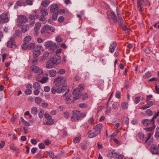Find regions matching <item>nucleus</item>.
Returning <instances> with one entry per match:
<instances>
[{"label":"nucleus","instance_id":"obj_1","mask_svg":"<svg viewBox=\"0 0 159 159\" xmlns=\"http://www.w3.org/2000/svg\"><path fill=\"white\" fill-rule=\"evenodd\" d=\"M72 115L71 117V120L73 122H76L80 120L86 116V114L77 110H74L72 111Z\"/></svg>","mask_w":159,"mask_h":159},{"label":"nucleus","instance_id":"obj_2","mask_svg":"<svg viewBox=\"0 0 159 159\" xmlns=\"http://www.w3.org/2000/svg\"><path fill=\"white\" fill-rule=\"evenodd\" d=\"M84 89V87L83 84H80L78 88L74 90L73 92L74 95L81 96L82 95L81 92Z\"/></svg>","mask_w":159,"mask_h":159},{"label":"nucleus","instance_id":"obj_3","mask_svg":"<svg viewBox=\"0 0 159 159\" xmlns=\"http://www.w3.org/2000/svg\"><path fill=\"white\" fill-rule=\"evenodd\" d=\"M66 80V78L62 77H57L54 81L55 85L56 87H60L64 84Z\"/></svg>","mask_w":159,"mask_h":159},{"label":"nucleus","instance_id":"obj_4","mask_svg":"<svg viewBox=\"0 0 159 159\" xmlns=\"http://www.w3.org/2000/svg\"><path fill=\"white\" fill-rule=\"evenodd\" d=\"M44 45L46 48H49L52 51H53L57 48L56 44L53 43L51 41H48L45 43Z\"/></svg>","mask_w":159,"mask_h":159},{"label":"nucleus","instance_id":"obj_5","mask_svg":"<svg viewBox=\"0 0 159 159\" xmlns=\"http://www.w3.org/2000/svg\"><path fill=\"white\" fill-rule=\"evenodd\" d=\"M30 69L34 72L37 74V75H38L36 77L37 79L39 77V75H42L43 73V70H42L39 69V68L36 66H32L30 67Z\"/></svg>","mask_w":159,"mask_h":159},{"label":"nucleus","instance_id":"obj_6","mask_svg":"<svg viewBox=\"0 0 159 159\" xmlns=\"http://www.w3.org/2000/svg\"><path fill=\"white\" fill-rule=\"evenodd\" d=\"M142 123L144 126H148L149 127L154 126V119L151 120L145 119L142 121Z\"/></svg>","mask_w":159,"mask_h":159},{"label":"nucleus","instance_id":"obj_7","mask_svg":"<svg viewBox=\"0 0 159 159\" xmlns=\"http://www.w3.org/2000/svg\"><path fill=\"white\" fill-rule=\"evenodd\" d=\"M0 23L3 24L4 23H7L9 20V18L8 17L7 15L5 13H2L0 16Z\"/></svg>","mask_w":159,"mask_h":159},{"label":"nucleus","instance_id":"obj_8","mask_svg":"<svg viewBox=\"0 0 159 159\" xmlns=\"http://www.w3.org/2000/svg\"><path fill=\"white\" fill-rule=\"evenodd\" d=\"M152 135V134L150 133H148L146 134H143L144 136L143 138L144 139L142 140L145 141V143H147L148 145V146H150L151 143V142L148 141V140L150 139Z\"/></svg>","mask_w":159,"mask_h":159},{"label":"nucleus","instance_id":"obj_9","mask_svg":"<svg viewBox=\"0 0 159 159\" xmlns=\"http://www.w3.org/2000/svg\"><path fill=\"white\" fill-rule=\"evenodd\" d=\"M28 20V18L23 15H20L19 16L17 19V21L21 24L25 23Z\"/></svg>","mask_w":159,"mask_h":159},{"label":"nucleus","instance_id":"obj_10","mask_svg":"<svg viewBox=\"0 0 159 159\" xmlns=\"http://www.w3.org/2000/svg\"><path fill=\"white\" fill-rule=\"evenodd\" d=\"M7 46L9 48L16 47V44L15 39L13 38H11L10 40L7 42Z\"/></svg>","mask_w":159,"mask_h":159},{"label":"nucleus","instance_id":"obj_11","mask_svg":"<svg viewBox=\"0 0 159 159\" xmlns=\"http://www.w3.org/2000/svg\"><path fill=\"white\" fill-rule=\"evenodd\" d=\"M151 152L153 154H157L158 152V149L157 145L154 144L152 145L150 148Z\"/></svg>","mask_w":159,"mask_h":159},{"label":"nucleus","instance_id":"obj_12","mask_svg":"<svg viewBox=\"0 0 159 159\" xmlns=\"http://www.w3.org/2000/svg\"><path fill=\"white\" fill-rule=\"evenodd\" d=\"M117 154L115 150L110 151L107 154V156L108 158H112L113 157H117Z\"/></svg>","mask_w":159,"mask_h":159},{"label":"nucleus","instance_id":"obj_13","mask_svg":"<svg viewBox=\"0 0 159 159\" xmlns=\"http://www.w3.org/2000/svg\"><path fill=\"white\" fill-rule=\"evenodd\" d=\"M41 26L40 23H36L34 28V34L35 36H37L39 34V30Z\"/></svg>","mask_w":159,"mask_h":159},{"label":"nucleus","instance_id":"obj_14","mask_svg":"<svg viewBox=\"0 0 159 159\" xmlns=\"http://www.w3.org/2000/svg\"><path fill=\"white\" fill-rule=\"evenodd\" d=\"M49 25H46L42 28L41 30V32L42 34L46 33H49Z\"/></svg>","mask_w":159,"mask_h":159},{"label":"nucleus","instance_id":"obj_15","mask_svg":"<svg viewBox=\"0 0 159 159\" xmlns=\"http://www.w3.org/2000/svg\"><path fill=\"white\" fill-rule=\"evenodd\" d=\"M102 127V125L101 124H98L94 128V129L98 134L100 133V131Z\"/></svg>","mask_w":159,"mask_h":159},{"label":"nucleus","instance_id":"obj_16","mask_svg":"<svg viewBox=\"0 0 159 159\" xmlns=\"http://www.w3.org/2000/svg\"><path fill=\"white\" fill-rule=\"evenodd\" d=\"M144 5L143 3L142 4V0H138L137 1V6L138 10L141 12L143 11V8L142 6Z\"/></svg>","mask_w":159,"mask_h":159},{"label":"nucleus","instance_id":"obj_17","mask_svg":"<svg viewBox=\"0 0 159 159\" xmlns=\"http://www.w3.org/2000/svg\"><path fill=\"white\" fill-rule=\"evenodd\" d=\"M58 9V5L56 4H52L50 6V11L52 13H54Z\"/></svg>","mask_w":159,"mask_h":159},{"label":"nucleus","instance_id":"obj_18","mask_svg":"<svg viewBox=\"0 0 159 159\" xmlns=\"http://www.w3.org/2000/svg\"><path fill=\"white\" fill-rule=\"evenodd\" d=\"M57 88V93H63L67 89V86H63L61 88L58 87Z\"/></svg>","mask_w":159,"mask_h":159},{"label":"nucleus","instance_id":"obj_19","mask_svg":"<svg viewBox=\"0 0 159 159\" xmlns=\"http://www.w3.org/2000/svg\"><path fill=\"white\" fill-rule=\"evenodd\" d=\"M53 59L51 58L48 61L46 65V67L48 68H52L54 66V62L52 60Z\"/></svg>","mask_w":159,"mask_h":159},{"label":"nucleus","instance_id":"obj_20","mask_svg":"<svg viewBox=\"0 0 159 159\" xmlns=\"http://www.w3.org/2000/svg\"><path fill=\"white\" fill-rule=\"evenodd\" d=\"M116 46V43L113 42L111 44L109 47V52L112 53L114 52Z\"/></svg>","mask_w":159,"mask_h":159},{"label":"nucleus","instance_id":"obj_21","mask_svg":"<svg viewBox=\"0 0 159 159\" xmlns=\"http://www.w3.org/2000/svg\"><path fill=\"white\" fill-rule=\"evenodd\" d=\"M57 57H52L51 59H53L52 60L54 62V64H57L60 62L61 60V57L60 56H58L57 55Z\"/></svg>","mask_w":159,"mask_h":159},{"label":"nucleus","instance_id":"obj_22","mask_svg":"<svg viewBox=\"0 0 159 159\" xmlns=\"http://www.w3.org/2000/svg\"><path fill=\"white\" fill-rule=\"evenodd\" d=\"M116 11L117 15L118 17V21L119 22V24H120L122 25L123 19L121 17L120 13V12L117 9H116Z\"/></svg>","mask_w":159,"mask_h":159},{"label":"nucleus","instance_id":"obj_23","mask_svg":"<svg viewBox=\"0 0 159 159\" xmlns=\"http://www.w3.org/2000/svg\"><path fill=\"white\" fill-rule=\"evenodd\" d=\"M29 29V26L28 25H24L22 26L21 28V32L23 33H25Z\"/></svg>","mask_w":159,"mask_h":159},{"label":"nucleus","instance_id":"obj_24","mask_svg":"<svg viewBox=\"0 0 159 159\" xmlns=\"http://www.w3.org/2000/svg\"><path fill=\"white\" fill-rule=\"evenodd\" d=\"M128 102H123L121 104V107L122 109L125 110L128 108Z\"/></svg>","mask_w":159,"mask_h":159},{"label":"nucleus","instance_id":"obj_25","mask_svg":"<svg viewBox=\"0 0 159 159\" xmlns=\"http://www.w3.org/2000/svg\"><path fill=\"white\" fill-rule=\"evenodd\" d=\"M110 13V16H111V18L114 20L115 22H116L117 20V18L114 12L113 11H111V12Z\"/></svg>","mask_w":159,"mask_h":159},{"label":"nucleus","instance_id":"obj_26","mask_svg":"<svg viewBox=\"0 0 159 159\" xmlns=\"http://www.w3.org/2000/svg\"><path fill=\"white\" fill-rule=\"evenodd\" d=\"M57 74V71L55 70H50L49 72V76L53 77Z\"/></svg>","mask_w":159,"mask_h":159},{"label":"nucleus","instance_id":"obj_27","mask_svg":"<svg viewBox=\"0 0 159 159\" xmlns=\"http://www.w3.org/2000/svg\"><path fill=\"white\" fill-rule=\"evenodd\" d=\"M39 17V16L38 15L31 14L30 15L29 18L31 20H35L38 18Z\"/></svg>","mask_w":159,"mask_h":159},{"label":"nucleus","instance_id":"obj_28","mask_svg":"<svg viewBox=\"0 0 159 159\" xmlns=\"http://www.w3.org/2000/svg\"><path fill=\"white\" fill-rule=\"evenodd\" d=\"M50 2L49 0L43 1L41 3L43 7H47L50 4Z\"/></svg>","mask_w":159,"mask_h":159},{"label":"nucleus","instance_id":"obj_29","mask_svg":"<svg viewBox=\"0 0 159 159\" xmlns=\"http://www.w3.org/2000/svg\"><path fill=\"white\" fill-rule=\"evenodd\" d=\"M33 53V57L34 58H37L40 54L41 52L40 50H34Z\"/></svg>","mask_w":159,"mask_h":159},{"label":"nucleus","instance_id":"obj_30","mask_svg":"<svg viewBox=\"0 0 159 159\" xmlns=\"http://www.w3.org/2000/svg\"><path fill=\"white\" fill-rule=\"evenodd\" d=\"M98 134L96 131L91 133L89 135V137L90 138H92L97 136Z\"/></svg>","mask_w":159,"mask_h":159},{"label":"nucleus","instance_id":"obj_31","mask_svg":"<svg viewBox=\"0 0 159 159\" xmlns=\"http://www.w3.org/2000/svg\"><path fill=\"white\" fill-rule=\"evenodd\" d=\"M38 111V109L35 107H33L31 109V112L34 115H36Z\"/></svg>","mask_w":159,"mask_h":159},{"label":"nucleus","instance_id":"obj_32","mask_svg":"<svg viewBox=\"0 0 159 159\" xmlns=\"http://www.w3.org/2000/svg\"><path fill=\"white\" fill-rule=\"evenodd\" d=\"M41 13L43 16H47L48 15V11L46 9H42L41 10Z\"/></svg>","mask_w":159,"mask_h":159},{"label":"nucleus","instance_id":"obj_33","mask_svg":"<svg viewBox=\"0 0 159 159\" xmlns=\"http://www.w3.org/2000/svg\"><path fill=\"white\" fill-rule=\"evenodd\" d=\"M122 124L123 125H128L129 123V119L128 118H124V120L122 122Z\"/></svg>","mask_w":159,"mask_h":159},{"label":"nucleus","instance_id":"obj_34","mask_svg":"<svg viewBox=\"0 0 159 159\" xmlns=\"http://www.w3.org/2000/svg\"><path fill=\"white\" fill-rule=\"evenodd\" d=\"M33 87L35 89H40L41 88L40 84L38 82L34 83L33 84Z\"/></svg>","mask_w":159,"mask_h":159},{"label":"nucleus","instance_id":"obj_35","mask_svg":"<svg viewBox=\"0 0 159 159\" xmlns=\"http://www.w3.org/2000/svg\"><path fill=\"white\" fill-rule=\"evenodd\" d=\"M31 39V37L30 36H27L24 39V42L25 43H27L29 42Z\"/></svg>","mask_w":159,"mask_h":159},{"label":"nucleus","instance_id":"obj_36","mask_svg":"<svg viewBox=\"0 0 159 159\" xmlns=\"http://www.w3.org/2000/svg\"><path fill=\"white\" fill-rule=\"evenodd\" d=\"M35 102L37 104H39L42 101L41 98L39 97H36L35 98Z\"/></svg>","mask_w":159,"mask_h":159},{"label":"nucleus","instance_id":"obj_37","mask_svg":"<svg viewBox=\"0 0 159 159\" xmlns=\"http://www.w3.org/2000/svg\"><path fill=\"white\" fill-rule=\"evenodd\" d=\"M129 83L128 80H126L125 81L124 88L126 89H128L129 88Z\"/></svg>","mask_w":159,"mask_h":159},{"label":"nucleus","instance_id":"obj_38","mask_svg":"<svg viewBox=\"0 0 159 159\" xmlns=\"http://www.w3.org/2000/svg\"><path fill=\"white\" fill-rule=\"evenodd\" d=\"M80 139L81 137L80 136L76 137L75 139H74L73 140V142L75 143H79L80 141Z\"/></svg>","mask_w":159,"mask_h":159},{"label":"nucleus","instance_id":"obj_39","mask_svg":"<svg viewBox=\"0 0 159 159\" xmlns=\"http://www.w3.org/2000/svg\"><path fill=\"white\" fill-rule=\"evenodd\" d=\"M58 15V13L57 12L54 13L52 15V19L54 20H56L57 19V16Z\"/></svg>","mask_w":159,"mask_h":159},{"label":"nucleus","instance_id":"obj_40","mask_svg":"<svg viewBox=\"0 0 159 159\" xmlns=\"http://www.w3.org/2000/svg\"><path fill=\"white\" fill-rule=\"evenodd\" d=\"M28 49L29 50L34 48H35V43H30L28 45Z\"/></svg>","mask_w":159,"mask_h":159},{"label":"nucleus","instance_id":"obj_41","mask_svg":"<svg viewBox=\"0 0 159 159\" xmlns=\"http://www.w3.org/2000/svg\"><path fill=\"white\" fill-rule=\"evenodd\" d=\"M49 55V52L48 51H45L43 56L42 59L44 60L46 57H48Z\"/></svg>","mask_w":159,"mask_h":159},{"label":"nucleus","instance_id":"obj_42","mask_svg":"<svg viewBox=\"0 0 159 159\" xmlns=\"http://www.w3.org/2000/svg\"><path fill=\"white\" fill-rule=\"evenodd\" d=\"M48 79V77L45 78L43 77L42 79L40 81V82L42 84H44L47 82Z\"/></svg>","mask_w":159,"mask_h":159},{"label":"nucleus","instance_id":"obj_43","mask_svg":"<svg viewBox=\"0 0 159 159\" xmlns=\"http://www.w3.org/2000/svg\"><path fill=\"white\" fill-rule=\"evenodd\" d=\"M49 120L47 121L46 124L47 125H50L53 124L54 122V119L48 120Z\"/></svg>","mask_w":159,"mask_h":159},{"label":"nucleus","instance_id":"obj_44","mask_svg":"<svg viewBox=\"0 0 159 159\" xmlns=\"http://www.w3.org/2000/svg\"><path fill=\"white\" fill-rule=\"evenodd\" d=\"M79 106L81 108H85L88 107V105L85 103H83L79 104Z\"/></svg>","mask_w":159,"mask_h":159},{"label":"nucleus","instance_id":"obj_45","mask_svg":"<svg viewBox=\"0 0 159 159\" xmlns=\"http://www.w3.org/2000/svg\"><path fill=\"white\" fill-rule=\"evenodd\" d=\"M32 93V90L30 89H26L25 91V94L27 95H29L31 94Z\"/></svg>","mask_w":159,"mask_h":159},{"label":"nucleus","instance_id":"obj_46","mask_svg":"<svg viewBox=\"0 0 159 159\" xmlns=\"http://www.w3.org/2000/svg\"><path fill=\"white\" fill-rule=\"evenodd\" d=\"M44 117L47 120H50L52 118V116L50 115L48 113H46L44 114Z\"/></svg>","mask_w":159,"mask_h":159},{"label":"nucleus","instance_id":"obj_47","mask_svg":"<svg viewBox=\"0 0 159 159\" xmlns=\"http://www.w3.org/2000/svg\"><path fill=\"white\" fill-rule=\"evenodd\" d=\"M39 20L40 21L43 22L44 23H45L46 21V18L44 16H41L40 17L39 19Z\"/></svg>","mask_w":159,"mask_h":159},{"label":"nucleus","instance_id":"obj_48","mask_svg":"<svg viewBox=\"0 0 159 159\" xmlns=\"http://www.w3.org/2000/svg\"><path fill=\"white\" fill-rule=\"evenodd\" d=\"M10 148L11 150H13L14 151H17L19 150V149L15 147H14L11 145L10 146Z\"/></svg>","mask_w":159,"mask_h":159},{"label":"nucleus","instance_id":"obj_49","mask_svg":"<svg viewBox=\"0 0 159 159\" xmlns=\"http://www.w3.org/2000/svg\"><path fill=\"white\" fill-rule=\"evenodd\" d=\"M15 34L16 35L18 36L21 37L22 36L21 32L19 30H16Z\"/></svg>","mask_w":159,"mask_h":159},{"label":"nucleus","instance_id":"obj_50","mask_svg":"<svg viewBox=\"0 0 159 159\" xmlns=\"http://www.w3.org/2000/svg\"><path fill=\"white\" fill-rule=\"evenodd\" d=\"M43 114H44V111H43V110H41L40 111V112H39V117L40 119L42 118L43 117Z\"/></svg>","mask_w":159,"mask_h":159},{"label":"nucleus","instance_id":"obj_51","mask_svg":"<svg viewBox=\"0 0 159 159\" xmlns=\"http://www.w3.org/2000/svg\"><path fill=\"white\" fill-rule=\"evenodd\" d=\"M49 156L50 157L53 159H56L57 158L53 153V152L52 151H51V153H50Z\"/></svg>","mask_w":159,"mask_h":159},{"label":"nucleus","instance_id":"obj_52","mask_svg":"<svg viewBox=\"0 0 159 159\" xmlns=\"http://www.w3.org/2000/svg\"><path fill=\"white\" fill-rule=\"evenodd\" d=\"M65 20L64 17L62 16H60L58 18V21L60 23L63 22Z\"/></svg>","mask_w":159,"mask_h":159},{"label":"nucleus","instance_id":"obj_53","mask_svg":"<svg viewBox=\"0 0 159 159\" xmlns=\"http://www.w3.org/2000/svg\"><path fill=\"white\" fill-rule=\"evenodd\" d=\"M63 115L66 119H68L70 117V114L67 111H65Z\"/></svg>","mask_w":159,"mask_h":159},{"label":"nucleus","instance_id":"obj_54","mask_svg":"<svg viewBox=\"0 0 159 159\" xmlns=\"http://www.w3.org/2000/svg\"><path fill=\"white\" fill-rule=\"evenodd\" d=\"M42 48V46L37 45L36 46L35 45V48H34V50H40Z\"/></svg>","mask_w":159,"mask_h":159},{"label":"nucleus","instance_id":"obj_55","mask_svg":"<svg viewBox=\"0 0 159 159\" xmlns=\"http://www.w3.org/2000/svg\"><path fill=\"white\" fill-rule=\"evenodd\" d=\"M57 88L55 87H53L51 89L52 93L54 94L56 93V92H57Z\"/></svg>","mask_w":159,"mask_h":159},{"label":"nucleus","instance_id":"obj_56","mask_svg":"<svg viewBox=\"0 0 159 159\" xmlns=\"http://www.w3.org/2000/svg\"><path fill=\"white\" fill-rule=\"evenodd\" d=\"M115 97L117 98H120L121 94L120 92L119 91H117L116 92Z\"/></svg>","mask_w":159,"mask_h":159},{"label":"nucleus","instance_id":"obj_57","mask_svg":"<svg viewBox=\"0 0 159 159\" xmlns=\"http://www.w3.org/2000/svg\"><path fill=\"white\" fill-rule=\"evenodd\" d=\"M56 41L59 42H62L63 41L62 39L60 36H58L56 38Z\"/></svg>","mask_w":159,"mask_h":159},{"label":"nucleus","instance_id":"obj_58","mask_svg":"<svg viewBox=\"0 0 159 159\" xmlns=\"http://www.w3.org/2000/svg\"><path fill=\"white\" fill-rule=\"evenodd\" d=\"M151 127H150L145 128V130L147 131H151L153 129H154L155 127V126H152Z\"/></svg>","mask_w":159,"mask_h":159},{"label":"nucleus","instance_id":"obj_59","mask_svg":"<svg viewBox=\"0 0 159 159\" xmlns=\"http://www.w3.org/2000/svg\"><path fill=\"white\" fill-rule=\"evenodd\" d=\"M27 43H24V44H23L21 46V48L23 50H25L27 48H28V45H26Z\"/></svg>","mask_w":159,"mask_h":159},{"label":"nucleus","instance_id":"obj_60","mask_svg":"<svg viewBox=\"0 0 159 159\" xmlns=\"http://www.w3.org/2000/svg\"><path fill=\"white\" fill-rule=\"evenodd\" d=\"M34 0H26V2L28 5H32L33 3V2Z\"/></svg>","mask_w":159,"mask_h":159},{"label":"nucleus","instance_id":"obj_61","mask_svg":"<svg viewBox=\"0 0 159 159\" xmlns=\"http://www.w3.org/2000/svg\"><path fill=\"white\" fill-rule=\"evenodd\" d=\"M140 100V98L139 97H136L134 100V102L136 104L139 103Z\"/></svg>","mask_w":159,"mask_h":159},{"label":"nucleus","instance_id":"obj_62","mask_svg":"<svg viewBox=\"0 0 159 159\" xmlns=\"http://www.w3.org/2000/svg\"><path fill=\"white\" fill-rule=\"evenodd\" d=\"M39 148L40 149H43L45 148V146L43 143H40L39 145Z\"/></svg>","mask_w":159,"mask_h":159},{"label":"nucleus","instance_id":"obj_63","mask_svg":"<svg viewBox=\"0 0 159 159\" xmlns=\"http://www.w3.org/2000/svg\"><path fill=\"white\" fill-rule=\"evenodd\" d=\"M147 104L146 105H147V106L149 108L150 107L152 106L153 104V102L152 101H150L147 102Z\"/></svg>","mask_w":159,"mask_h":159},{"label":"nucleus","instance_id":"obj_64","mask_svg":"<svg viewBox=\"0 0 159 159\" xmlns=\"http://www.w3.org/2000/svg\"><path fill=\"white\" fill-rule=\"evenodd\" d=\"M66 71L63 69H61L59 70L58 73L60 74H63L65 73Z\"/></svg>","mask_w":159,"mask_h":159}]
</instances>
